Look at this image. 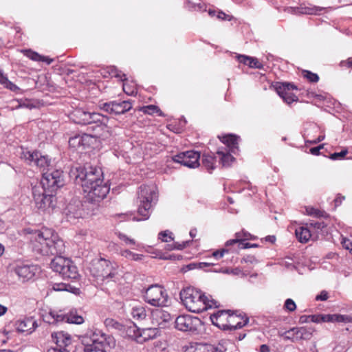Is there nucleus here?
Here are the masks:
<instances>
[{"label":"nucleus","instance_id":"f257e3e1","mask_svg":"<svg viewBox=\"0 0 352 352\" xmlns=\"http://www.w3.org/2000/svg\"><path fill=\"white\" fill-rule=\"evenodd\" d=\"M22 233L30 240L33 252L43 256H56L50 263V267L65 279H76L78 271L74 263L60 255L65 252V244L58 234L52 229L43 228L34 230L25 228Z\"/></svg>","mask_w":352,"mask_h":352},{"label":"nucleus","instance_id":"f03ea898","mask_svg":"<svg viewBox=\"0 0 352 352\" xmlns=\"http://www.w3.org/2000/svg\"><path fill=\"white\" fill-rule=\"evenodd\" d=\"M41 188H32L33 198L36 207L45 210L55 206V192L64 185L63 172L56 169L52 172H44L41 179Z\"/></svg>","mask_w":352,"mask_h":352},{"label":"nucleus","instance_id":"7ed1b4c3","mask_svg":"<svg viewBox=\"0 0 352 352\" xmlns=\"http://www.w3.org/2000/svg\"><path fill=\"white\" fill-rule=\"evenodd\" d=\"M179 296L184 305L191 312L201 313L213 307H219L216 300H210L204 293L192 287L182 289Z\"/></svg>","mask_w":352,"mask_h":352},{"label":"nucleus","instance_id":"20e7f679","mask_svg":"<svg viewBox=\"0 0 352 352\" xmlns=\"http://www.w3.org/2000/svg\"><path fill=\"white\" fill-rule=\"evenodd\" d=\"M71 117L76 124L82 125L95 124L96 125L92 126L94 130L103 131L107 133L110 131V127L108 126L110 118L102 113L89 112L79 108L72 113Z\"/></svg>","mask_w":352,"mask_h":352},{"label":"nucleus","instance_id":"39448f33","mask_svg":"<svg viewBox=\"0 0 352 352\" xmlns=\"http://www.w3.org/2000/svg\"><path fill=\"white\" fill-rule=\"evenodd\" d=\"M212 323L223 330L239 329L249 322L248 317L234 314L231 310H218L210 315Z\"/></svg>","mask_w":352,"mask_h":352},{"label":"nucleus","instance_id":"423d86ee","mask_svg":"<svg viewBox=\"0 0 352 352\" xmlns=\"http://www.w3.org/2000/svg\"><path fill=\"white\" fill-rule=\"evenodd\" d=\"M71 177H74L75 182L81 184L83 190H86L95 184H102V172L100 168L87 164L78 166L71 170Z\"/></svg>","mask_w":352,"mask_h":352},{"label":"nucleus","instance_id":"0eeeda50","mask_svg":"<svg viewBox=\"0 0 352 352\" xmlns=\"http://www.w3.org/2000/svg\"><path fill=\"white\" fill-rule=\"evenodd\" d=\"M144 300L153 307H166L168 303V295L164 287L158 284L148 287H135Z\"/></svg>","mask_w":352,"mask_h":352},{"label":"nucleus","instance_id":"6e6552de","mask_svg":"<svg viewBox=\"0 0 352 352\" xmlns=\"http://www.w3.org/2000/svg\"><path fill=\"white\" fill-rule=\"evenodd\" d=\"M156 197L153 186L142 185L138 191V199L140 205L138 209V214L140 217H133V221L146 220L150 217L152 202Z\"/></svg>","mask_w":352,"mask_h":352},{"label":"nucleus","instance_id":"1a4fd4ad","mask_svg":"<svg viewBox=\"0 0 352 352\" xmlns=\"http://www.w3.org/2000/svg\"><path fill=\"white\" fill-rule=\"evenodd\" d=\"M43 321L50 324H61L63 323L80 324L84 322L82 316L78 315L76 311H71L67 314L50 311L43 316Z\"/></svg>","mask_w":352,"mask_h":352},{"label":"nucleus","instance_id":"9d476101","mask_svg":"<svg viewBox=\"0 0 352 352\" xmlns=\"http://www.w3.org/2000/svg\"><path fill=\"white\" fill-rule=\"evenodd\" d=\"M89 271L93 276L101 280L113 278L116 275L111 263L104 258L94 259L90 263Z\"/></svg>","mask_w":352,"mask_h":352},{"label":"nucleus","instance_id":"9b49d317","mask_svg":"<svg viewBox=\"0 0 352 352\" xmlns=\"http://www.w3.org/2000/svg\"><path fill=\"white\" fill-rule=\"evenodd\" d=\"M175 328L179 331L197 334L202 326L201 320L190 315H181L175 321Z\"/></svg>","mask_w":352,"mask_h":352},{"label":"nucleus","instance_id":"f8f14e48","mask_svg":"<svg viewBox=\"0 0 352 352\" xmlns=\"http://www.w3.org/2000/svg\"><path fill=\"white\" fill-rule=\"evenodd\" d=\"M272 87L285 103L290 104L293 102L298 100V96L291 92L292 90L298 89V87L294 83L275 82L272 84Z\"/></svg>","mask_w":352,"mask_h":352},{"label":"nucleus","instance_id":"ddd939ff","mask_svg":"<svg viewBox=\"0 0 352 352\" xmlns=\"http://www.w3.org/2000/svg\"><path fill=\"white\" fill-rule=\"evenodd\" d=\"M99 108L109 114L120 115L131 110L132 104L129 100H113L100 102Z\"/></svg>","mask_w":352,"mask_h":352},{"label":"nucleus","instance_id":"4468645a","mask_svg":"<svg viewBox=\"0 0 352 352\" xmlns=\"http://www.w3.org/2000/svg\"><path fill=\"white\" fill-rule=\"evenodd\" d=\"M201 155L199 152L195 151H187L179 153L172 157L173 162L179 163L182 165L188 168H196L199 166V159Z\"/></svg>","mask_w":352,"mask_h":352},{"label":"nucleus","instance_id":"2eb2a0df","mask_svg":"<svg viewBox=\"0 0 352 352\" xmlns=\"http://www.w3.org/2000/svg\"><path fill=\"white\" fill-rule=\"evenodd\" d=\"M133 327L136 328L133 330V340L140 344L155 338L159 333L157 328L147 327L146 324L139 326L135 322H133Z\"/></svg>","mask_w":352,"mask_h":352},{"label":"nucleus","instance_id":"dca6fc26","mask_svg":"<svg viewBox=\"0 0 352 352\" xmlns=\"http://www.w3.org/2000/svg\"><path fill=\"white\" fill-rule=\"evenodd\" d=\"M92 343L84 347V352H107L106 335L100 330L94 331L91 336Z\"/></svg>","mask_w":352,"mask_h":352},{"label":"nucleus","instance_id":"f3484780","mask_svg":"<svg viewBox=\"0 0 352 352\" xmlns=\"http://www.w3.org/2000/svg\"><path fill=\"white\" fill-rule=\"evenodd\" d=\"M110 190L107 184H95L85 190L88 193V197L92 202H98L106 197Z\"/></svg>","mask_w":352,"mask_h":352},{"label":"nucleus","instance_id":"a211bd4d","mask_svg":"<svg viewBox=\"0 0 352 352\" xmlns=\"http://www.w3.org/2000/svg\"><path fill=\"white\" fill-rule=\"evenodd\" d=\"M104 324L109 330H116L122 337L131 338L132 333L131 326L119 322L111 318H106L104 321Z\"/></svg>","mask_w":352,"mask_h":352},{"label":"nucleus","instance_id":"6ab92c4d","mask_svg":"<svg viewBox=\"0 0 352 352\" xmlns=\"http://www.w3.org/2000/svg\"><path fill=\"white\" fill-rule=\"evenodd\" d=\"M38 271L36 265H18L14 268V273L21 278L23 281L31 279L33 278L36 273Z\"/></svg>","mask_w":352,"mask_h":352},{"label":"nucleus","instance_id":"aec40b11","mask_svg":"<svg viewBox=\"0 0 352 352\" xmlns=\"http://www.w3.org/2000/svg\"><path fill=\"white\" fill-rule=\"evenodd\" d=\"M64 213L68 221L82 217L83 210L82 209L81 202L78 200H72L65 208Z\"/></svg>","mask_w":352,"mask_h":352},{"label":"nucleus","instance_id":"412c9836","mask_svg":"<svg viewBox=\"0 0 352 352\" xmlns=\"http://www.w3.org/2000/svg\"><path fill=\"white\" fill-rule=\"evenodd\" d=\"M52 338L56 344L55 348L69 350L72 340L69 333L63 331L54 332L52 334Z\"/></svg>","mask_w":352,"mask_h":352},{"label":"nucleus","instance_id":"4be33fe9","mask_svg":"<svg viewBox=\"0 0 352 352\" xmlns=\"http://www.w3.org/2000/svg\"><path fill=\"white\" fill-rule=\"evenodd\" d=\"M16 329L19 331L30 334L38 327L36 321L32 317L25 318L16 322Z\"/></svg>","mask_w":352,"mask_h":352},{"label":"nucleus","instance_id":"5701e85b","mask_svg":"<svg viewBox=\"0 0 352 352\" xmlns=\"http://www.w3.org/2000/svg\"><path fill=\"white\" fill-rule=\"evenodd\" d=\"M221 141L226 146L228 151L236 154L239 151V137L234 134H228L219 137Z\"/></svg>","mask_w":352,"mask_h":352},{"label":"nucleus","instance_id":"b1692460","mask_svg":"<svg viewBox=\"0 0 352 352\" xmlns=\"http://www.w3.org/2000/svg\"><path fill=\"white\" fill-rule=\"evenodd\" d=\"M231 151H228L227 148L219 149L216 154L219 157V162L223 167H229L232 163L235 160V158L231 155Z\"/></svg>","mask_w":352,"mask_h":352},{"label":"nucleus","instance_id":"393cba45","mask_svg":"<svg viewBox=\"0 0 352 352\" xmlns=\"http://www.w3.org/2000/svg\"><path fill=\"white\" fill-rule=\"evenodd\" d=\"M133 319L139 326H143L148 322L146 308L143 306H133Z\"/></svg>","mask_w":352,"mask_h":352},{"label":"nucleus","instance_id":"a878e982","mask_svg":"<svg viewBox=\"0 0 352 352\" xmlns=\"http://www.w3.org/2000/svg\"><path fill=\"white\" fill-rule=\"evenodd\" d=\"M237 60L251 68L262 69L263 65L256 58L246 55L239 54L236 56Z\"/></svg>","mask_w":352,"mask_h":352},{"label":"nucleus","instance_id":"bb28decb","mask_svg":"<svg viewBox=\"0 0 352 352\" xmlns=\"http://www.w3.org/2000/svg\"><path fill=\"white\" fill-rule=\"evenodd\" d=\"M214 264L212 263H208V262H192L187 265H186L184 267V272H186L187 270H192L195 269H203L206 272H220L218 270L216 269H211L209 268L212 266H214Z\"/></svg>","mask_w":352,"mask_h":352},{"label":"nucleus","instance_id":"cd10ccee","mask_svg":"<svg viewBox=\"0 0 352 352\" xmlns=\"http://www.w3.org/2000/svg\"><path fill=\"white\" fill-rule=\"evenodd\" d=\"M20 156L27 164L32 165L36 164V158L39 156L38 151H30L27 148H21Z\"/></svg>","mask_w":352,"mask_h":352},{"label":"nucleus","instance_id":"c85d7f7f","mask_svg":"<svg viewBox=\"0 0 352 352\" xmlns=\"http://www.w3.org/2000/svg\"><path fill=\"white\" fill-rule=\"evenodd\" d=\"M217 157L213 153H204L202 155V164L210 173L215 168L214 164L217 162Z\"/></svg>","mask_w":352,"mask_h":352},{"label":"nucleus","instance_id":"c756f323","mask_svg":"<svg viewBox=\"0 0 352 352\" xmlns=\"http://www.w3.org/2000/svg\"><path fill=\"white\" fill-rule=\"evenodd\" d=\"M35 165L42 169L43 171H45L46 169L45 172H52L54 170L48 168L51 165V160L47 155H43L41 153H39V156L36 158Z\"/></svg>","mask_w":352,"mask_h":352},{"label":"nucleus","instance_id":"7c9ffc66","mask_svg":"<svg viewBox=\"0 0 352 352\" xmlns=\"http://www.w3.org/2000/svg\"><path fill=\"white\" fill-rule=\"evenodd\" d=\"M142 111L144 113L148 115L157 114L159 116H165L164 113L160 110V109L157 106L153 104L139 107L138 109H135V111Z\"/></svg>","mask_w":352,"mask_h":352},{"label":"nucleus","instance_id":"2f4dec72","mask_svg":"<svg viewBox=\"0 0 352 352\" xmlns=\"http://www.w3.org/2000/svg\"><path fill=\"white\" fill-rule=\"evenodd\" d=\"M296 236L298 241L302 243H307L311 237V233L307 228L299 227L296 229Z\"/></svg>","mask_w":352,"mask_h":352},{"label":"nucleus","instance_id":"473e14b6","mask_svg":"<svg viewBox=\"0 0 352 352\" xmlns=\"http://www.w3.org/2000/svg\"><path fill=\"white\" fill-rule=\"evenodd\" d=\"M97 131L98 132L94 135H89L87 133L79 135L80 141L81 142L82 149L90 146L93 144L94 138L98 135H100L98 133L100 131Z\"/></svg>","mask_w":352,"mask_h":352},{"label":"nucleus","instance_id":"72a5a7b5","mask_svg":"<svg viewBox=\"0 0 352 352\" xmlns=\"http://www.w3.org/2000/svg\"><path fill=\"white\" fill-rule=\"evenodd\" d=\"M111 77H114L119 79L120 81L124 82L126 80V75L123 74L121 71L118 70L116 67H111L109 69L108 71Z\"/></svg>","mask_w":352,"mask_h":352},{"label":"nucleus","instance_id":"f704fd0d","mask_svg":"<svg viewBox=\"0 0 352 352\" xmlns=\"http://www.w3.org/2000/svg\"><path fill=\"white\" fill-rule=\"evenodd\" d=\"M16 102H17V104L15 105L16 109L19 108H28V109H32L35 107V105L33 104L31 102V100L28 99H19L16 100Z\"/></svg>","mask_w":352,"mask_h":352},{"label":"nucleus","instance_id":"c9c22d12","mask_svg":"<svg viewBox=\"0 0 352 352\" xmlns=\"http://www.w3.org/2000/svg\"><path fill=\"white\" fill-rule=\"evenodd\" d=\"M300 329V336L302 340H310L312 337L314 329L311 327H302Z\"/></svg>","mask_w":352,"mask_h":352},{"label":"nucleus","instance_id":"e433bc0d","mask_svg":"<svg viewBox=\"0 0 352 352\" xmlns=\"http://www.w3.org/2000/svg\"><path fill=\"white\" fill-rule=\"evenodd\" d=\"M307 212L309 215L316 217H327L328 214L324 211H321L314 208H307Z\"/></svg>","mask_w":352,"mask_h":352},{"label":"nucleus","instance_id":"4c0bfd02","mask_svg":"<svg viewBox=\"0 0 352 352\" xmlns=\"http://www.w3.org/2000/svg\"><path fill=\"white\" fill-rule=\"evenodd\" d=\"M23 52L24 55L25 56H27L28 58H29L30 59L34 60V61L40 62L41 55H40L37 52H34L32 50H25L23 51Z\"/></svg>","mask_w":352,"mask_h":352},{"label":"nucleus","instance_id":"58836bf2","mask_svg":"<svg viewBox=\"0 0 352 352\" xmlns=\"http://www.w3.org/2000/svg\"><path fill=\"white\" fill-rule=\"evenodd\" d=\"M69 145L70 147L74 148L75 149L82 148L79 135L70 138L69 140Z\"/></svg>","mask_w":352,"mask_h":352},{"label":"nucleus","instance_id":"ea45409f","mask_svg":"<svg viewBox=\"0 0 352 352\" xmlns=\"http://www.w3.org/2000/svg\"><path fill=\"white\" fill-rule=\"evenodd\" d=\"M226 349L223 345L214 346L212 344L204 345V352H225Z\"/></svg>","mask_w":352,"mask_h":352},{"label":"nucleus","instance_id":"a19ab883","mask_svg":"<svg viewBox=\"0 0 352 352\" xmlns=\"http://www.w3.org/2000/svg\"><path fill=\"white\" fill-rule=\"evenodd\" d=\"M72 288L70 285L63 283H58L52 284V289L54 291L61 292V291H69Z\"/></svg>","mask_w":352,"mask_h":352},{"label":"nucleus","instance_id":"79ce46f5","mask_svg":"<svg viewBox=\"0 0 352 352\" xmlns=\"http://www.w3.org/2000/svg\"><path fill=\"white\" fill-rule=\"evenodd\" d=\"M303 76L311 82H317L319 80L318 75L310 71L305 70L303 72Z\"/></svg>","mask_w":352,"mask_h":352},{"label":"nucleus","instance_id":"37998d69","mask_svg":"<svg viewBox=\"0 0 352 352\" xmlns=\"http://www.w3.org/2000/svg\"><path fill=\"white\" fill-rule=\"evenodd\" d=\"M278 335L283 337L285 340H290L292 342H295L294 334V331H292V328L284 332H279Z\"/></svg>","mask_w":352,"mask_h":352},{"label":"nucleus","instance_id":"c03bdc74","mask_svg":"<svg viewBox=\"0 0 352 352\" xmlns=\"http://www.w3.org/2000/svg\"><path fill=\"white\" fill-rule=\"evenodd\" d=\"M171 234L172 233L169 232L168 230L163 231L159 233L158 239L163 242H168L170 241L173 240V238L171 236Z\"/></svg>","mask_w":352,"mask_h":352},{"label":"nucleus","instance_id":"a18cd8bd","mask_svg":"<svg viewBox=\"0 0 352 352\" xmlns=\"http://www.w3.org/2000/svg\"><path fill=\"white\" fill-rule=\"evenodd\" d=\"M348 153V149L344 148L339 153H333L330 155L329 158L332 160H338L344 158Z\"/></svg>","mask_w":352,"mask_h":352},{"label":"nucleus","instance_id":"49530a36","mask_svg":"<svg viewBox=\"0 0 352 352\" xmlns=\"http://www.w3.org/2000/svg\"><path fill=\"white\" fill-rule=\"evenodd\" d=\"M184 352H204V345L199 344L190 345L185 349Z\"/></svg>","mask_w":352,"mask_h":352},{"label":"nucleus","instance_id":"de8ad7c7","mask_svg":"<svg viewBox=\"0 0 352 352\" xmlns=\"http://www.w3.org/2000/svg\"><path fill=\"white\" fill-rule=\"evenodd\" d=\"M189 243H190L189 241L183 242L182 243H179L177 242L173 243V244L168 245V250H175V249L183 250L186 247H187V245L189 244Z\"/></svg>","mask_w":352,"mask_h":352},{"label":"nucleus","instance_id":"09e8293b","mask_svg":"<svg viewBox=\"0 0 352 352\" xmlns=\"http://www.w3.org/2000/svg\"><path fill=\"white\" fill-rule=\"evenodd\" d=\"M284 309L289 311H294L296 309V305L292 299L287 298L285 302Z\"/></svg>","mask_w":352,"mask_h":352},{"label":"nucleus","instance_id":"8fccbe9b","mask_svg":"<svg viewBox=\"0 0 352 352\" xmlns=\"http://www.w3.org/2000/svg\"><path fill=\"white\" fill-rule=\"evenodd\" d=\"M235 235H236V239H230V240H228V241H226V246H230L235 243H239V248H240L241 242V233L237 232V233H236Z\"/></svg>","mask_w":352,"mask_h":352},{"label":"nucleus","instance_id":"3c124183","mask_svg":"<svg viewBox=\"0 0 352 352\" xmlns=\"http://www.w3.org/2000/svg\"><path fill=\"white\" fill-rule=\"evenodd\" d=\"M336 322H345V323L352 322V317L350 316L337 314L336 315Z\"/></svg>","mask_w":352,"mask_h":352},{"label":"nucleus","instance_id":"603ef678","mask_svg":"<svg viewBox=\"0 0 352 352\" xmlns=\"http://www.w3.org/2000/svg\"><path fill=\"white\" fill-rule=\"evenodd\" d=\"M228 252L227 249L223 248L221 250H218L212 252V256L216 259H219L222 258L225 253Z\"/></svg>","mask_w":352,"mask_h":352},{"label":"nucleus","instance_id":"864d4df0","mask_svg":"<svg viewBox=\"0 0 352 352\" xmlns=\"http://www.w3.org/2000/svg\"><path fill=\"white\" fill-rule=\"evenodd\" d=\"M336 315L337 314L322 315L321 319L322 322H336Z\"/></svg>","mask_w":352,"mask_h":352},{"label":"nucleus","instance_id":"5fc2aeb1","mask_svg":"<svg viewBox=\"0 0 352 352\" xmlns=\"http://www.w3.org/2000/svg\"><path fill=\"white\" fill-rule=\"evenodd\" d=\"M241 262H245V263H258V261L257 259L256 258V257L253 255H247L245 256H244L242 260H241Z\"/></svg>","mask_w":352,"mask_h":352},{"label":"nucleus","instance_id":"6e6d98bb","mask_svg":"<svg viewBox=\"0 0 352 352\" xmlns=\"http://www.w3.org/2000/svg\"><path fill=\"white\" fill-rule=\"evenodd\" d=\"M259 245L256 243H250L248 242H244V239H241V249H247L250 248H258Z\"/></svg>","mask_w":352,"mask_h":352},{"label":"nucleus","instance_id":"4d7b16f0","mask_svg":"<svg viewBox=\"0 0 352 352\" xmlns=\"http://www.w3.org/2000/svg\"><path fill=\"white\" fill-rule=\"evenodd\" d=\"M217 17L219 19L224 20V21H230L232 19V16L226 14L225 12H223L221 10H219L218 12Z\"/></svg>","mask_w":352,"mask_h":352},{"label":"nucleus","instance_id":"13d9d810","mask_svg":"<svg viewBox=\"0 0 352 352\" xmlns=\"http://www.w3.org/2000/svg\"><path fill=\"white\" fill-rule=\"evenodd\" d=\"M329 298V294H328V292L323 290L320 292V294L317 295L316 297V300H321V301H324V300H327Z\"/></svg>","mask_w":352,"mask_h":352},{"label":"nucleus","instance_id":"bf43d9fd","mask_svg":"<svg viewBox=\"0 0 352 352\" xmlns=\"http://www.w3.org/2000/svg\"><path fill=\"white\" fill-rule=\"evenodd\" d=\"M342 244L345 249L350 250V252L352 253V242L349 239H343Z\"/></svg>","mask_w":352,"mask_h":352},{"label":"nucleus","instance_id":"052dcab7","mask_svg":"<svg viewBox=\"0 0 352 352\" xmlns=\"http://www.w3.org/2000/svg\"><path fill=\"white\" fill-rule=\"evenodd\" d=\"M324 147L323 144H320L318 146L312 147L310 148V153L314 155H319L320 154V150Z\"/></svg>","mask_w":352,"mask_h":352},{"label":"nucleus","instance_id":"680f3d73","mask_svg":"<svg viewBox=\"0 0 352 352\" xmlns=\"http://www.w3.org/2000/svg\"><path fill=\"white\" fill-rule=\"evenodd\" d=\"M160 318L162 319L164 322H168L170 320V315L166 311H160L159 312Z\"/></svg>","mask_w":352,"mask_h":352},{"label":"nucleus","instance_id":"e2e57ef3","mask_svg":"<svg viewBox=\"0 0 352 352\" xmlns=\"http://www.w3.org/2000/svg\"><path fill=\"white\" fill-rule=\"evenodd\" d=\"M292 331H294L295 342L302 340L300 336V327H293Z\"/></svg>","mask_w":352,"mask_h":352},{"label":"nucleus","instance_id":"0e129e2a","mask_svg":"<svg viewBox=\"0 0 352 352\" xmlns=\"http://www.w3.org/2000/svg\"><path fill=\"white\" fill-rule=\"evenodd\" d=\"M311 225L316 229L318 230H322L327 225L323 221H316L314 223H311Z\"/></svg>","mask_w":352,"mask_h":352},{"label":"nucleus","instance_id":"69168bd1","mask_svg":"<svg viewBox=\"0 0 352 352\" xmlns=\"http://www.w3.org/2000/svg\"><path fill=\"white\" fill-rule=\"evenodd\" d=\"M310 321L316 323H318L322 322L321 318H322V315H311Z\"/></svg>","mask_w":352,"mask_h":352},{"label":"nucleus","instance_id":"338daca9","mask_svg":"<svg viewBox=\"0 0 352 352\" xmlns=\"http://www.w3.org/2000/svg\"><path fill=\"white\" fill-rule=\"evenodd\" d=\"M345 199L344 196H342L341 195L338 194L336 197V198L334 200L335 206H338L341 205L342 201Z\"/></svg>","mask_w":352,"mask_h":352},{"label":"nucleus","instance_id":"774afa93","mask_svg":"<svg viewBox=\"0 0 352 352\" xmlns=\"http://www.w3.org/2000/svg\"><path fill=\"white\" fill-rule=\"evenodd\" d=\"M3 85L6 86V87L10 89L12 91H14L16 89H18L17 86L16 85H14V83H12V82H10L9 80H8V82H6V84H3Z\"/></svg>","mask_w":352,"mask_h":352}]
</instances>
